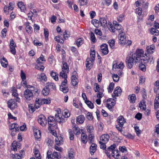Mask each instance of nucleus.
<instances>
[{
	"label": "nucleus",
	"instance_id": "nucleus-1",
	"mask_svg": "<svg viewBox=\"0 0 159 159\" xmlns=\"http://www.w3.org/2000/svg\"><path fill=\"white\" fill-rule=\"evenodd\" d=\"M143 51L142 50H137L131 56H128L126 59V62L127 64V67L131 69L132 68L134 63L139 62L140 60H143L144 61L146 60L143 59Z\"/></svg>",
	"mask_w": 159,
	"mask_h": 159
},
{
	"label": "nucleus",
	"instance_id": "nucleus-2",
	"mask_svg": "<svg viewBox=\"0 0 159 159\" xmlns=\"http://www.w3.org/2000/svg\"><path fill=\"white\" fill-rule=\"evenodd\" d=\"M20 101V99L19 98L10 100L7 102L8 107L11 109H14L17 107L16 102H19Z\"/></svg>",
	"mask_w": 159,
	"mask_h": 159
},
{
	"label": "nucleus",
	"instance_id": "nucleus-3",
	"mask_svg": "<svg viewBox=\"0 0 159 159\" xmlns=\"http://www.w3.org/2000/svg\"><path fill=\"white\" fill-rule=\"evenodd\" d=\"M69 71V66L66 62H64L63 64L62 71L60 72V75L64 78H67L66 73H68Z\"/></svg>",
	"mask_w": 159,
	"mask_h": 159
},
{
	"label": "nucleus",
	"instance_id": "nucleus-4",
	"mask_svg": "<svg viewBox=\"0 0 159 159\" xmlns=\"http://www.w3.org/2000/svg\"><path fill=\"white\" fill-rule=\"evenodd\" d=\"M24 96L26 99V102L28 103V101H29L32 99L33 97V93L29 89H27L24 91Z\"/></svg>",
	"mask_w": 159,
	"mask_h": 159
},
{
	"label": "nucleus",
	"instance_id": "nucleus-5",
	"mask_svg": "<svg viewBox=\"0 0 159 159\" xmlns=\"http://www.w3.org/2000/svg\"><path fill=\"white\" fill-rule=\"evenodd\" d=\"M66 79L67 78H64V81L61 83V85L60 87V90L64 93H67L69 90V89L66 85L67 82Z\"/></svg>",
	"mask_w": 159,
	"mask_h": 159
},
{
	"label": "nucleus",
	"instance_id": "nucleus-6",
	"mask_svg": "<svg viewBox=\"0 0 159 159\" xmlns=\"http://www.w3.org/2000/svg\"><path fill=\"white\" fill-rule=\"evenodd\" d=\"M63 117L62 114L61 113L60 111H59L58 112L55 114V118L56 120L59 123H61L65 121V120Z\"/></svg>",
	"mask_w": 159,
	"mask_h": 159
},
{
	"label": "nucleus",
	"instance_id": "nucleus-7",
	"mask_svg": "<svg viewBox=\"0 0 159 159\" xmlns=\"http://www.w3.org/2000/svg\"><path fill=\"white\" fill-rule=\"evenodd\" d=\"M38 122L42 126H45L47 123L46 117L43 115H40L39 116L38 119Z\"/></svg>",
	"mask_w": 159,
	"mask_h": 159
},
{
	"label": "nucleus",
	"instance_id": "nucleus-8",
	"mask_svg": "<svg viewBox=\"0 0 159 159\" xmlns=\"http://www.w3.org/2000/svg\"><path fill=\"white\" fill-rule=\"evenodd\" d=\"M94 60L91 59V58H87L86 62V66L87 70H90L92 67L93 65V62Z\"/></svg>",
	"mask_w": 159,
	"mask_h": 159
},
{
	"label": "nucleus",
	"instance_id": "nucleus-9",
	"mask_svg": "<svg viewBox=\"0 0 159 159\" xmlns=\"http://www.w3.org/2000/svg\"><path fill=\"white\" fill-rule=\"evenodd\" d=\"M121 92V90L120 88V87L118 86L116 87L113 93L112 97L113 98L116 99V97H118L120 95Z\"/></svg>",
	"mask_w": 159,
	"mask_h": 159
},
{
	"label": "nucleus",
	"instance_id": "nucleus-10",
	"mask_svg": "<svg viewBox=\"0 0 159 159\" xmlns=\"http://www.w3.org/2000/svg\"><path fill=\"white\" fill-rule=\"evenodd\" d=\"M101 52L104 55L107 54L109 51L108 49L107 45L106 44H103L100 46Z\"/></svg>",
	"mask_w": 159,
	"mask_h": 159
},
{
	"label": "nucleus",
	"instance_id": "nucleus-11",
	"mask_svg": "<svg viewBox=\"0 0 159 159\" xmlns=\"http://www.w3.org/2000/svg\"><path fill=\"white\" fill-rule=\"evenodd\" d=\"M110 136L108 134H104L101 136L100 138V142H103L107 143L109 141Z\"/></svg>",
	"mask_w": 159,
	"mask_h": 159
},
{
	"label": "nucleus",
	"instance_id": "nucleus-12",
	"mask_svg": "<svg viewBox=\"0 0 159 159\" xmlns=\"http://www.w3.org/2000/svg\"><path fill=\"white\" fill-rule=\"evenodd\" d=\"M48 124L52 126H53L56 125V119L53 116H50L48 117Z\"/></svg>",
	"mask_w": 159,
	"mask_h": 159
},
{
	"label": "nucleus",
	"instance_id": "nucleus-13",
	"mask_svg": "<svg viewBox=\"0 0 159 159\" xmlns=\"http://www.w3.org/2000/svg\"><path fill=\"white\" fill-rule=\"evenodd\" d=\"M107 102H111L110 103H107V104L106 107L109 109H111L116 104V102L114 99L112 98L108 99L107 100Z\"/></svg>",
	"mask_w": 159,
	"mask_h": 159
},
{
	"label": "nucleus",
	"instance_id": "nucleus-14",
	"mask_svg": "<svg viewBox=\"0 0 159 159\" xmlns=\"http://www.w3.org/2000/svg\"><path fill=\"white\" fill-rule=\"evenodd\" d=\"M117 121L118 122V125L120 127H123L124 124L126 122L123 116H120L118 117L117 119Z\"/></svg>",
	"mask_w": 159,
	"mask_h": 159
},
{
	"label": "nucleus",
	"instance_id": "nucleus-15",
	"mask_svg": "<svg viewBox=\"0 0 159 159\" xmlns=\"http://www.w3.org/2000/svg\"><path fill=\"white\" fill-rule=\"evenodd\" d=\"M76 73V72H74L73 73L74 75H73L71 77V83L73 86H75L78 84V80L75 74Z\"/></svg>",
	"mask_w": 159,
	"mask_h": 159
},
{
	"label": "nucleus",
	"instance_id": "nucleus-16",
	"mask_svg": "<svg viewBox=\"0 0 159 159\" xmlns=\"http://www.w3.org/2000/svg\"><path fill=\"white\" fill-rule=\"evenodd\" d=\"M118 32L120 33V34L118 35V38L119 40L120 41H123V43H124V40L126 38V36L125 33L123 32L122 30H121L120 31H118Z\"/></svg>",
	"mask_w": 159,
	"mask_h": 159
},
{
	"label": "nucleus",
	"instance_id": "nucleus-17",
	"mask_svg": "<svg viewBox=\"0 0 159 159\" xmlns=\"http://www.w3.org/2000/svg\"><path fill=\"white\" fill-rule=\"evenodd\" d=\"M97 145L94 143H92L90 148V152L91 155L94 154L97 150Z\"/></svg>",
	"mask_w": 159,
	"mask_h": 159
},
{
	"label": "nucleus",
	"instance_id": "nucleus-18",
	"mask_svg": "<svg viewBox=\"0 0 159 159\" xmlns=\"http://www.w3.org/2000/svg\"><path fill=\"white\" fill-rule=\"evenodd\" d=\"M111 30L113 32H115L116 31L115 30H117V31L119 30V31H120V30H121V26L118 24H115L114 25V29H113V26H111Z\"/></svg>",
	"mask_w": 159,
	"mask_h": 159
},
{
	"label": "nucleus",
	"instance_id": "nucleus-19",
	"mask_svg": "<svg viewBox=\"0 0 159 159\" xmlns=\"http://www.w3.org/2000/svg\"><path fill=\"white\" fill-rule=\"evenodd\" d=\"M63 138L61 136L56 137L55 139V143L57 145H60L63 143Z\"/></svg>",
	"mask_w": 159,
	"mask_h": 159
},
{
	"label": "nucleus",
	"instance_id": "nucleus-20",
	"mask_svg": "<svg viewBox=\"0 0 159 159\" xmlns=\"http://www.w3.org/2000/svg\"><path fill=\"white\" fill-rule=\"evenodd\" d=\"M84 120V117L82 115L78 116L76 118L77 123L80 124L83 123Z\"/></svg>",
	"mask_w": 159,
	"mask_h": 159
},
{
	"label": "nucleus",
	"instance_id": "nucleus-21",
	"mask_svg": "<svg viewBox=\"0 0 159 159\" xmlns=\"http://www.w3.org/2000/svg\"><path fill=\"white\" fill-rule=\"evenodd\" d=\"M34 136L35 138L37 139H39L41 137V132L40 131L37 129L34 130Z\"/></svg>",
	"mask_w": 159,
	"mask_h": 159
},
{
	"label": "nucleus",
	"instance_id": "nucleus-22",
	"mask_svg": "<svg viewBox=\"0 0 159 159\" xmlns=\"http://www.w3.org/2000/svg\"><path fill=\"white\" fill-rule=\"evenodd\" d=\"M52 159H59L61 158L60 153L56 152H53L52 154Z\"/></svg>",
	"mask_w": 159,
	"mask_h": 159
},
{
	"label": "nucleus",
	"instance_id": "nucleus-23",
	"mask_svg": "<svg viewBox=\"0 0 159 159\" xmlns=\"http://www.w3.org/2000/svg\"><path fill=\"white\" fill-rule=\"evenodd\" d=\"M100 23L101 25L103 27H105L107 25V20L104 18H102L100 19Z\"/></svg>",
	"mask_w": 159,
	"mask_h": 159
},
{
	"label": "nucleus",
	"instance_id": "nucleus-24",
	"mask_svg": "<svg viewBox=\"0 0 159 159\" xmlns=\"http://www.w3.org/2000/svg\"><path fill=\"white\" fill-rule=\"evenodd\" d=\"M46 86L49 89H56V86L54 84L52 83H48L46 84Z\"/></svg>",
	"mask_w": 159,
	"mask_h": 159
},
{
	"label": "nucleus",
	"instance_id": "nucleus-25",
	"mask_svg": "<svg viewBox=\"0 0 159 159\" xmlns=\"http://www.w3.org/2000/svg\"><path fill=\"white\" fill-rule=\"evenodd\" d=\"M128 98L130 102L132 103L135 102V101L136 99L135 95L134 94H132L131 95H130L129 96Z\"/></svg>",
	"mask_w": 159,
	"mask_h": 159
},
{
	"label": "nucleus",
	"instance_id": "nucleus-26",
	"mask_svg": "<svg viewBox=\"0 0 159 159\" xmlns=\"http://www.w3.org/2000/svg\"><path fill=\"white\" fill-rule=\"evenodd\" d=\"M39 79L43 82H46L47 81V77L46 75L43 73H41L39 75Z\"/></svg>",
	"mask_w": 159,
	"mask_h": 159
},
{
	"label": "nucleus",
	"instance_id": "nucleus-27",
	"mask_svg": "<svg viewBox=\"0 0 159 159\" xmlns=\"http://www.w3.org/2000/svg\"><path fill=\"white\" fill-rule=\"evenodd\" d=\"M40 103L42 104H49L51 102V100L49 98L47 99H40Z\"/></svg>",
	"mask_w": 159,
	"mask_h": 159
},
{
	"label": "nucleus",
	"instance_id": "nucleus-28",
	"mask_svg": "<svg viewBox=\"0 0 159 159\" xmlns=\"http://www.w3.org/2000/svg\"><path fill=\"white\" fill-rule=\"evenodd\" d=\"M61 114L64 117L66 118L68 117L70 115V113L67 109L64 110Z\"/></svg>",
	"mask_w": 159,
	"mask_h": 159
},
{
	"label": "nucleus",
	"instance_id": "nucleus-29",
	"mask_svg": "<svg viewBox=\"0 0 159 159\" xmlns=\"http://www.w3.org/2000/svg\"><path fill=\"white\" fill-rule=\"evenodd\" d=\"M150 32L152 34L154 35H159V31L153 28L151 29Z\"/></svg>",
	"mask_w": 159,
	"mask_h": 159
},
{
	"label": "nucleus",
	"instance_id": "nucleus-30",
	"mask_svg": "<svg viewBox=\"0 0 159 159\" xmlns=\"http://www.w3.org/2000/svg\"><path fill=\"white\" fill-rule=\"evenodd\" d=\"M1 63L2 65V66L4 67H7L8 62L6 60V59L4 57H3L2 59V60L1 59Z\"/></svg>",
	"mask_w": 159,
	"mask_h": 159
},
{
	"label": "nucleus",
	"instance_id": "nucleus-31",
	"mask_svg": "<svg viewBox=\"0 0 159 159\" xmlns=\"http://www.w3.org/2000/svg\"><path fill=\"white\" fill-rule=\"evenodd\" d=\"M50 74L52 78L56 81H57L58 80V74L54 72L53 71H52Z\"/></svg>",
	"mask_w": 159,
	"mask_h": 159
},
{
	"label": "nucleus",
	"instance_id": "nucleus-32",
	"mask_svg": "<svg viewBox=\"0 0 159 159\" xmlns=\"http://www.w3.org/2000/svg\"><path fill=\"white\" fill-rule=\"evenodd\" d=\"M49 89L46 86L44 87L42 90V94L44 95H48L49 93Z\"/></svg>",
	"mask_w": 159,
	"mask_h": 159
},
{
	"label": "nucleus",
	"instance_id": "nucleus-33",
	"mask_svg": "<svg viewBox=\"0 0 159 159\" xmlns=\"http://www.w3.org/2000/svg\"><path fill=\"white\" fill-rule=\"evenodd\" d=\"M81 139L82 142L86 143L87 142V135L84 133H83L81 135Z\"/></svg>",
	"mask_w": 159,
	"mask_h": 159
},
{
	"label": "nucleus",
	"instance_id": "nucleus-34",
	"mask_svg": "<svg viewBox=\"0 0 159 159\" xmlns=\"http://www.w3.org/2000/svg\"><path fill=\"white\" fill-rule=\"evenodd\" d=\"M34 153L37 159H41L40 153L38 149L36 148L34 149Z\"/></svg>",
	"mask_w": 159,
	"mask_h": 159
},
{
	"label": "nucleus",
	"instance_id": "nucleus-35",
	"mask_svg": "<svg viewBox=\"0 0 159 159\" xmlns=\"http://www.w3.org/2000/svg\"><path fill=\"white\" fill-rule=\"evenodd\" d=\"M73 129L75 134H79L80 133V129L78 127H76V125L73 126Z\"/></svg>",
	"mask_w": 159,
	"mask_h": 159
},
{
	"label": "nucleus",
	"instance_id": "nucleus-36",
	"mask_svg": "<svg viewBox=\"0 0 159 159\" xmlns=\"http://www.w3.org/2000/svg\"><path fill=\"white\" fill-rule=\"evenodd\" d=\"M40 103V101L39 99L36 98L35 100V104L34 105V107L37 109L38 108L40 107V106L42 105Z\"/></svg>",
	"mask_w": 159,
	"mask_h": 159
},
{
	"label": "nucleus",
	"instance_id": "nucleus-37",
	"mask_svg": "<svg viewBox=\"0 0 159 159\" xmlns=\"http://www.w3.org/2000/svg\"><path fill=\"white\" fill-rule=\"evenodd\" d=\"M154 92L157 93V91L159 89V80L157 81L154 84Z\"/></svg>",
	"mask_w": 159,
	"mask_h": 159
},
{
	"label": "nucleus",
	"instance_id": "nucleus-38",
	"mask_svg": "<svg viewBox=\"0 0 159 159\" xmlns=\"http://www.w3.org/2000/svg\"><path fill=\"white\" fill-rule=\"evenodd\" d=\"M45 60L43 55H41L40 57L38 58L37 61V62L39 64L42 63V61H45Z\"/></svg>",
	"mask_w": 159,
	"mask_h": 159
},
{
	"label": "nucleus",
	"instance_id": "nucleus-39",
	"mask_svg": "<svg viewBox=\"0 0 159 159\" xmlns=\"http://www.w3.org/2000/svg\"><path fill=\"white\" fill-rule=\"evenodd\" d=\"M18 6L21 10L24 11L25 9V6L22 2H20L18 3Z\"/></svg>",
	"mask_w": 159,
	"mask_h": 159
},
{
	"label": "nucleus",
	"instance_id": "nucleus-40",
	"mask_svg": "<svg viewBox=\"0 0 159 159\" xmlns=\"http://www.w3.org/2000/svg\"><path fill=\"white\" fill-rule=\"evenodd\" d=\"M92 23L96 27H98L99 26L100 23L99 21L97 20H92Z\"/></svg>",
	"mask_w": 159,
	"mask_h": 159
},
{
	"label": "nucleus",
	"instance_id": "nucleus-41",
	"mask_svg": "<svg viewBox=\"0 0 159 159\" xmlns=\"http://www.w3.org/2000/svg\"><path fill=\"white\" fill-rule=\"evenodd\" d=\"M83 40L81 38L78 39L77 40L76 44L77 47H79L83 43Z\"/></svg>",
	"mask_w": 159,
	"mask_h": 159
},
{
	"label": "nucleus",
	"instance_id": "nucleus-42",
	"mask_svg": "<svg viewBox=\"0 0 159 159\" xmlns=\"http://www.w3.org/2000/svg\"><path fill=\"white\" fill-rule=\"evenodd\" d=\"M112 77L113 81L115 82H118L119 80L120 77L117 74H113Z\"/></svg>",
	"mask_w": 159,
	"mask_h": 159
},
{
	"label": "nucleus",
	"instance_id": "nucleus-43",
	"mask_svg": "<svg viewBox=\"0 0 159 159\" xmlns=\"http://www.w3.org/2000/svg\"><path fill=\"white\" fill-rule=\"evenodd\" d=\"M114 86V84L112 82L109 85V88L108 89V92L109 93L112 92Z\"/></svg>",
	"mask_w": 159,
	"mask_h": 159
},
{
	"label": "nucleus",
	"instance_id": "nucleus-44",
	"mask_svg": "<svg viewBox=\"0 0 159 159\" xmlns=\"http://www.w3.org/2000/svg\"><path fill=\"white\" fill-rule=\"evenodd\" d=\"M44 38L46 40H47L48 39V36L49 35V32L48 30L47 29H44Z\"/></svg>",
	"mask_w": 159,
	"mask_h": 159
},
{
	"label": "nucleus",
	"instance_id": "nucleus-45",
	"mask_svg": "<svg viewBox=\"0 0 159 159\" xmlns=\"http://www.w3.org/2000/svg\"><path fill=\"white\" fill-rule=\"evenodd\" d=\"M26 31L29 34L32 32V28L29 25H27L25 28Z\"/></svg>",
	"mask_w": 159,
	"mask_h": 159
},
{
	"label": "nucleus",
	"instance_id": "nucleus-46",
	"mask_svg": "<svg viewBox=\"0 0 159 159\" xmlns=\"http://www.w3.org/2000/svg\"><path fill=\"white\" fill-rule=\"evenodd\" d=\"M159 104V96L157 97L155 100L154 107L155 108H157Z\"/></svg>",
	"mask_w": 159,
	"mask_h": 159
},
{
	"label": "nucleus",
	"instance_id": "nucleus-47",
	"mask_svg": "<svg viewBox=\"0 0 159 159\" xmlns=\"http://www.w3.org/2000/svg\"><path fill=\"white\" fill-rule=\"evenodd\" d=\"M85 102L90 108L93 109V104L91 101L87 100V101H86Z\"/></svg>",
	"mask_w": 159,
	"mask_h": 159
},
{
	"label": "nucleus",
	"instance_id": "nucleus-48",
	"mask_svg": "<svg viewBox=\"0 0 159 159\" xmlns=\"http://www.w3.org/2000/svg\"><path fill=\"white\" fill-rule=\"evenodd\" d=\"M70 33H68L67 31L65 30L63 36V38L64 39H68L69 37L70 36Z\"/></svg>",
	"mask_w": 159,
	"mask_h": 159
},
{
	"label": "nucleus",
	"instance_id": "nucleus-49",
	"mask_svg": "<svg viewBox=\"0 0 159 159\" xmlns=\"http://www.w3.org/2000/svg\"><path fill=\"white\" fill-rule=\"evenodd\" d=\"M116 146V144H113L111 145L110 147L107 148V149L109 151H112L113 150H114Z\"/></svg>",
	"mask_w": 159,
	"mask_h": 159
},
{
	"label": "nucleus",
	"instance_id": "nucleus-50",
	"mask_svg": "<svg viewBox=\"0 0 159 159\" xmlns=\"http://www.w3.org/2000/svg\"><path fill=\"white\" fill-rule=\"evenodd\" d=\"M139 67L140 69L143 71H145L146 70L145 66L144 64H140L139 65Z\"/></svg>",
	"mask_w": 159,
	"mask_h": 159
},
{
	"label": "nucleus",
	"instance_id": "nucleus-51",
	"mask_svg": "<svg viewBox=\"0 0 159 159\" xmlns=\"http://www.w3.org/2000/svg\"><path fill=\"white\" fill-rule=\"evenodd\" d=\"M94 86L95 92H99L100 89L98 84L97 83H95L94 84Z\"/></svg>",
	"mask_w": 159,
	"mask_h": 159
},
{
	"label": "nucleus",
	"instance_id": "nucleus-52",
	"mask_svg": "<svg viewBox=\"0 0 159 159\" xmlns=\"http://www.w3.org/2000/svg\"><path fill=\"white\" fill-rule=\"evenodd\" d=\"M12 95L14 96L15 97H16L15 98H18V93L16 92H17V90L16 89H15V88H13V89L12 90Z\"/></svg>",
	"mask_w": 159,
	"mask_h": 159
},
{
	"label": "nucleus",
	"instance_id": "nucleus-53",
	"mask_svg": "<svg viewBox=\"0 0 159 159\" xmlns=\"http://www.w3.org/2000/svg\"><path fill=\"white\" fill-rule=\"evenodd\" d=\"M99 142L100 144V147L101 148L104 149L106 148V146L105 144L106 143L103 142H100V141H99Z\"/></svg>",
	"mask_w": 159,
	"mask_h": 159
},
{
	"label": "nucleus",
	"instance_id": "nucleus-54",
	"mask_svg": "<svg viewBox=\"0 0 159 159\" xmlns=\"http://www.w3.org/2000/svg\"><path fill=\"white\" fill-rule=\"evenodd\" d=\"M126 138L133 139L134 138V136L132 135L131 134L128 133L126 134H123Z\"/></svg>",
	"mask_w": 159,
	"mask_h": 159
},
{
	"label": "nucleus",
	"instance_id": "nucleus-55",
	"mask_svg": "<svg viewBox=\"0 0 159 159\" xmlns=\"http://www.w3.org/2000/svg\"><path fill=\"white\" fill-rule=\"evenodd\" d=\"M134 129L137 135L139 136V135L141 133V130H139V127L137 126H135Z\"/></svg>",
	"mask_w": 159,
	"mask_h": 159
},
{
	"label": "nucleus",
	"instance_id": "nucleus-56",
	"mask_svg": "<svg viewBox=\"0 0 159 159\" xmlns=\"http://www.w3.org/2000/svg\"><path fill=\"white\" fill-rule=\"evenodd\" d=\"M110 47L113 48H114V44H115V41L114 40H109L108 41Z\"/></svg>",
	"mask_w": 159,
	"mask_h": 159
},
{
	"label": "nucleus",
	"instance_id": "nucleus-57",
	"mask_svg": "<svg viewBox=\"0 0 159 159\" xmlns=\"http://www.w3.org/2000/svg\"><path fill=\"white\" fill-rule=\"evenodd\" d=\"M74 152L72 150H70L69 152L68 157L70 159H73L74 157Z\"/></svg>",
	"mask_w": 159,
	"mask_h": 159
},
{
	"label": "nucleus",
	"instance_id": "nucleus-58",
	"mask_svg": "<svg viewBox=\"0 0 159 159\" xmlns=\"http://www.w3.org/2000/svg\"><path fill=\"white\" fill-rule=\"evenodd\" d=\"M135 12L138 14L139 16H141L142 13V9L141 8H136L135 10Z\"/></svg>",
	"mask_w": 159,
	"mask_h": 159
},
{
	"label": "nucleus",
	"instance_id": "nucleus-59",
	"mask_svg": "<svg viewBox=\"0 0 159 159\" xmlns=\"http://www.w3.org/2000/svg\"><path fill=\"white\" fill-rule=\"evenodd\" d=\"M95 52L94 51V50H93V51H92L91 50V53H90V56H91V59H93L94 60L95 59Z\"/></svg>",
	"mask_w": 159,
	"mask_h": 159
},
{
	"label": "nucleus",
	"instance_id": "nucleus-60",
	"mask_svg": "<svg viewBox=\"0 0 159 159\" xmlns=\"http://www.w3.org/2000/svg\"><path fill=\"white\" fill-rule=\"evenodd\" d=\"M119 149L122 152H127V150L125 146L120 147Z\"/></svg>",
	"mask_w": 159,
	"mask_h": 159
},
{
	"label": "nucleus",
	"instance_id": "nucleus-61",
	"mask_svg": "<svg viewBox=\"0 0 159 159\" xmlns=\"http://www.w3.org/2000/svg\"><path fill=\"white\" fill-rule=\"evenodd\" d=\"M20 76L22 81H24L25 80V75L22 70L21 71Z\"/></svg>",
	"mask_w": 159,
	"mask_h": 159
},
{
	"label": "nucleus",
	"instance_id": "nucleus-62",
	"mask_svg": "<svg viewBox=\"0 0 159 159\" xmlns=\"http://www.w3.org/2000/svg\"><path fill=\"white\" fill-rule=\"evenodd\" d=\"M125 16L123 14L120 15L117 18L118 20L121 22L124 19Z\"/></svg>",
	"mask_w": 159,
	"mask_h": 159
},
{
	"label": "nucleus",
	"instance_id": "nucleus-63",
	"mask_svg": "<svg viewBox=\"0 0 159 159\" xmlns=\"http://www.w3.org/2000/svg\"><path fill=\"white\" fill-rule=\"evenodd\" d=\"M69 134L70 135L69 138L70 140H73L74 139V135L73 134L72 131L70 129L69 130Z\"/></svg>",
	"mask_w": 159,
	"mask_h": 159
},
{
	"label": "nucleus",
	"instance_id": "nucleus-64",
	"mask_svg": "<svg viewBox=\"0 0 159 159\" xmlns=\"http://www.w3.org/2000/svg\"><path fill=\"white\" fill-rule=\"evenodd\" d=\"M7 32V30L6 29L4 28L2 30L1 32L2 37L4 38L6 36Z\"/></svg>",
	"mask_w": 159,
	"mask_h": 159
}]
</instances>
